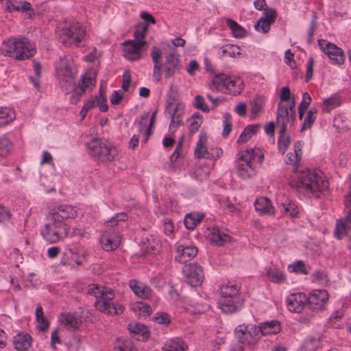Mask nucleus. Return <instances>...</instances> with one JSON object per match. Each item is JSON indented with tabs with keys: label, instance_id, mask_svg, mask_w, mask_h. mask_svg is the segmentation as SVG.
<instances>
[{
	"label": "nucleus",
	"instance_id": "obj_1",
	"mask_svg": "<svg viewBox=\"0 0 351 351\" xmlns=\"http://www.w3.org/2000/svg\"><path fill=\"white\" fill-rule=\"evenodd\" d=\"M289 184L299 193L308 197H319L329 187L324 173L317 169H306L295 172L290 178Z\"/></svg>",
	"mask_w": 351,
	"mask_h": 351
},
{
	"label": "nucleus",
	"instance_id": "obj_2",
	"mask_svg": "<svg viewBox=\"0 0 351 351\" xmlns=\"http://www.w3.org/2000/svg\"><path fill=\"white\" fill-rule=\"evenodd\" d=\"M150 56L154 64L153 77L157 82L161 80L162 66L166 78L172 77L180 72V60L178 51L174 49V47H173L171 51L165 54V62L163 64L162 62V51L160 48L155 46L153 47L151 49Z\"/></svg>",
	"mask_w": 351,
	"mask_h": 351
},
{
	"label": "nucleus",
	"instance_id": "obj_3",
	"mask_svg": "<svg viewBox=\"0 0 351 351\" xmlns=\"http://www.w3.org/2000/svg\"><path fill=\"white\" fill-rule=\"evenodd\" d=\"M1 53L16 60H24L33 57L36 48L32 42L26 38H10L3 40L0 48Z\"/></svg>",
	"mask_w": 351,
	"mask_h": 351
},
{
	"label": "nucleus",
	"instance_id": "obj_4",
	"mask_svg": "<svg viewBox=\"0 0 351 351\" xmlns=\"http://www.w3.org/2000/svg\"><path fill=\"white\" fill-rule=\"evenodd\" d=\"M88 293L95 297V306L100 312L110 315L123 312L124 307L121 304L112 302L114 293L112 290L93 284L88 286Z\"/></svg>",
	"mask_w": 351,
	"mask_h": 351
},
{
	"label": "nucleus",
	"instance_id": "obj_5",
	"mask_svg": "<svg viewBox=\"0 0 351 351\" xmlns=\"http://www.w3.org/2000/svg\"><path fill=\"white\" fill-rule=\"evenodd\" d=\"M264 155L261 149L257 147L241 150L237 160V174L243 179L253 178L257 173L256 164H261Z\"/></svg>",
	"mask_w": 351,
	"mask_h": 351
},
{
	"label": "nucleus",
	"instance_id": "obj_6",
	"mask_svg": "<svg viewBox=\"0 0 351 351\" xmlns=\"http://www.w3.org/2000/svg\"><path fill=\"white\" fill-rule=\"evenodd\" d=\"M55 69L61 90L65 94L73 93L75 89V80L77 72L72 58L67 56L60 58Z\"/></svg>",
	"mask_w": 351,
	"mask_h": 351
},
{
	"label": "nucleus",
	"instance_id": "obj_7",
	"mask_svg": "<svg viewBox=\"0 0 351 351\" xmlns=\"http://www.w3.org/2000/svg\"><path fill=\"white\" fill-rule=\"evenodd\" d=\"M240 287L232 282H228L220 287L221 298L218 306L224 313H233L243 305V298L239 292Z\"/></svg>",
	"mask_w": 351,
	"mask_h": 351
},
{
	"label": "nucleus",
	"instance_id": "obj_8",
	"mask_svg": "<svg viewBox=\"0 0 351 351\" xmlns=\"http://www.w3.org/2000/svg\"><path fill=\"white\" fill-rule=\"evenodd\" d=\"M69 233V227L59 215L49 211L47 223L40 230L43 238L50 243H55L64 238Z\"/></svg>",
	"mask_w": 351,
	"mask_h": 351
},
{
	"label": "nucleus",
	"instance_id": "obj_9",
	"mask_svg": "<svg viewBox=\"0 0 351 351\" xmlns=\"http://www.w3.org/2000/svg\"><path fill=\"white\" fill-rule=\"evenodd\" d=\"M209 87L213 90L237 96L244 90L245 84L240 77L221 73L213 77Z\"/></svg>",
	"mask_w": 351,
	"mask_h": 351
},
{
	"label": "nucleus",
	"instance_id": "obj_10",
	"mask_svg": "<svg viewBox=\"0 0 351 351\" xmlns=\"http://www.w3.org/2000/svg\"><path fill=\"white\" fill-rule=\"evenodd\" d=\"M88 155L94 160L109 162L114 160L118 156L117 148L108 141L100 138H92L86 144Z\"/></svg>",
	"mask_w": 351,
	"mask_h": 351
},
{
	"label": "nucleus",
	"instance_id": "obj_11",
	"mask_svg": "<svg viewBox=\"0 0 351 351\" xmlns=\"http://www.w3.org/2000/svg\"><path fill=\"white\" fill-rule=\"evenodd\" d=\"M295 103L293 100L287 104L281 102L278 104L276 112V125L280 128L279 133H285L291 128L295 120Z\"/></svg>",
	"mask_w": 351,
	"mask_h": 351
},
{
	"label": "nucleus",
	"instance_id": "obj_12",
	"mask_svg": "<svg viewBox=\"0 0 351 351\" xmlns=\"http://www.w3.org/2000/svg\"><path fill=\"white\" fill-rule=\"evenodd\" d=\"M86 36V27L78 21H71L62 29V38L65 44L78 45Z\"/></svg>",
	"mask_w": 351,
	"mask_h": 351
},
{
	"label": "nucleus",
	"instance_id": "obj_13",
	"mask_svg": "<svg viewBox=\"0 0 351 351\" xmlns=\"http://www.w3.org/2000/svg\"><path fill=\"white\" fill-rule=\"evenodd\" d=\"M234 334L243 344L255 343L260 337L258 326L254 324H241L234 329Z\"/></svg>",
	"mask_w": 351,
	"mask_h": 351
},
{
	"label": "nucleus",
	"instance_id": "obj_14",
	"mask_svg": "<svg viewBox=\"0 0 351 351\" xmlns=\"http://www.w3.org/2000/svg\"><path fill=\"white\" fill-rule=\"evenodd\" d=\"M207 138L208 137L205 133L201 132L199 134V139L194 150L195 156L197 158H204L216 160L222 154V150L219 148H215L211 149L212 152L208 151L206 147Z\"/></svg>",
	"mask_w": 351,
	"mask_h": 351
},
{
	"label": "nucleus",
	"instance_id": "obj_15",
	"mask_svg": "<svg viewBox=\"0 0 351 351\" xmlns=\"http://www.w3.org/2000/svg\"><path fill=\"white\" fill-rule=\"evenodd\" d=\"M98 107L101 112H106L108 109V106L107 104V99L104 95V92L100 88L98 95H95L94 97H90L84 104L80 112V115L83 120L88 112L92 108Z\"/></svg>",
	"mask_w": 351,
	"mask_h": 351
},
{
	"label": "nucleus",
	"instance_id": "obj_16",
	"mask_svg": "<svg viewBox=\"0 0 351 351\" xmlns=\"http://www.w3.org/2000/svg\"><path fill=\"white\" fill-rule=\"evenodd\" d=\"M183 274L186 282L193 287L200 285L204 279L202 266L196 263H190L183 268Z\"/></svg>",
	"mask_w": 351,
	"mask_h": 351
},
{
	"label": "nucleus",
	"instance_id": "obj_17",
	"mask_svg": "<svg viewBox=\"0 0 351 351\" xmlns=\"http://www.w3.org/2000/svg\"><path fill=\"white\" fill-rule=\"evenodd\" d=\"M318 45L322 51L327 55L334 64L341 65L344 63L343 51L341 48L326 40H319Z\"/></svg>",
	"mask_w": 351,
	"mask_h": 351
},
{
	"label": "nucleus",
	"instance_id": "obj_18",
	"mask_svg": "<svg viewBox=\"0 0 351 351\" xmlns=\"http://www.w3.org/2000/svg\"><path fill=\"white\" fill-rule=\"evenodd\" d=\"M328 298V293L326 290H314L307 297V304L313 310H322L327 304Z\"/></svg>",
	"mask_w": 351,
	"mask_h": 351
},
{
	"label": "nucleus",
	"instance_id": "obj_19",
	"mask_svg": "<svg viewBox=\"0 0 351 351\" xmlns=\"http://www.w3.org/2000/svg\"><path fill=\"white\" fill-rule=\"evenodd\" d=\"M276 16L277 14L274 9L265 10L263 12V17L260 18L255 23L254 29L260 33H267Z\"/></svg>",
	"mask_w": 351,
	"mask_h": 351
},
{
	"label": "nucleus",
	"instance_id": "obj_20",
	"mask_svg": "<svg viewBox=\"0 0 351 351\" xmlns=\"http://www.w3.org/2000/svg\"><path fill=\"white\" fill-rule=\"evenodd\" d=\"M205 237L210 243L219 246L230 240V237L218 227L208 228L205 232Z\"/></svg>",
	"mask_w": 351,
	"mask_h": 351
},
{
	"label": "nucleus",
	"instance_id": "obj_21",
	"mask_svg": "<svg viewBox=\"0 0 351 351\" xmlns=\"http://www.w3.org/2000/svg\"><path fill=\"white\" fill-rule=\"evenodd\" d=\"M143 47L132 40H125L123 43V56L131 61L139 60L142 58Z\"/></svg>",
	"mask_w": 351,
	"mask_h": 351
},
{
	"label": "nucleus",
	"instance_id": "obj_22",
	"mask_svg": "<svg viewBox=\"0 0 351 351\" xmlns=\"http://www.w3.org/2000/svg\"><path fill=\"white\" fill-rule=\"evenodd\" d=\"M307 300L306 294L302 293L290 294L286 300L287 308L292 313H300L307 304Z\"/></svg>",
	"mask_w": 351,
	"mask_h": 351
},
{
	"label": "nucleus",
	"instance_id": "obj_23",
	"mask_svg": "<svg viewBox=\"0 0 351 351\" xmlns=\"http://www.w3.org/2000/svg\"><path fill=\"white\" fill-rule=\"evenodd\" d=\"M121 243V237L119 233L113 230L112 233L107 230L103 233L100 238V243L106 251H112L117 248Z\"/></svg>",
	"mask_w": 351,
	"mask_h": 351
},
{
	"label": "nucleus",
	"instance_id": "obj_24",
	"mask_svg": "<svg viewBox=\"0 0 351 351\" xmlns=\"http://www.w3.org/2000/svg\"><path fill=\"white\" fill-rule=\"evenodd\" d=\"M197 248L193 245H179L176 249L175 260L184 263L193 258L197 254Z\"/></svg>",
	"mask_w": 351,
	"mask_h": 351
},
{
	"label": "nucleus",
	"instance_id": "obj_25",
	"mask_svg": "<svg viewBox=\"0 0 351 351\" xmlns=\"http://www.w3.org/2000/svg\"><path fill=\"white\" fill-rule=\"evenodd\" d=\"M263 274L269 281L273 283L282 284L286 280L285 273L276 266L265 267Z\"/></svg>",
	"mask_w": 351,
	"mask_h": 351
},
{
	"label": "nucleus",
	"instance_id": "obj_26",
	"mask_svg": "<svg viewBox=\"0 0 351 351\" xmlns=\"http://www.w3.org/2000/svg\"><path fill=\"white\" fill-rule=\"evenodd\" d=\"M50 211L59 215L64 222L66 219L75 218L78 213L76 207L68 204L59 205L51 209Z\"/></svg>",
	"mask_w": 351,
	"mask_h": 351
},
{
	"label": "nucleus",
	"instance_id": "obj_27",
	"mask_svg": "<svg viewBox=\"0 0 351 351\" xmlns=\"http://www.w3.org/2000/svg\"><path fill=\"white\" fill-rule=\"evenodd\" d=\"M259 334L263 336L276 335L281 330L280 324L277 320H270L261 322L258 326Z\"/></svg>",
	"mask_w": 351,
	"mask_h": 351
},
{
	"label": "nucleus",
	"instance_id": "obj_28",
	"mask_svg": "<svg viewBox=\"0 0 351 351\" xmlns=\"http://www.w3.org/2000/svg\"><path fill=\"white\" fill-rule=\"evenodd\" d=\"M32 337L25 332H20L13 338V346L18 351H26L32 345Z\"/></svg>",
	"mask_w": 351,
	"mask_h": 351
},
{
	"label": "nucleus",
	"instance_id": "obj_29",
	"mask_svg": "<svg viewBox=\"0 0 351 351\" xmlns=\"http://www.w3.org/2000/svg\"><path fill=\"white\" fill-rule=\"evenodd\" d=\"M128 327L132 337L138 341H145L149 336L148 329L143 324H130Z\"/></svg>",
	"mask_w": 351,
	"mask_h": 351
},
{
	"label": "nucleus",
	"instance_id": "obj_30",
	"mask_svg": "<svg viewBox=\"0 0 351 351\" xmlns=\"http://www.w3.org/2000/svg\"><path fill=\"white\" fill-rule=\"evenodd\" d=\"M129 286L134 293L141 298H148L151 295V289L141 282L132 280Z\"/></svg>",
	"mask_w": 351,
	"mask_h": 351
},
{
	"label": "nucleus",
	"instance_id": "obj_31",
	"mask_svg": "<svg viewBox=\"0 0 351 351\" xmlns=\"http://www.w3.org/2000/svg\"><path fill=\"white\" fill-rule=\"evenodd\" d=\"M254 206L256 211L261 215H272L274 213V208L271 205L270 200L264 197H260L256 199Z\"/></svg>",
	"mask_w": 351,
	"mask_h": 351
},
{
	"label": "nucleus",
	"instance_id": "obj_32",
	"mask_svg": "<svg viewBox=\"0 0 351 351\" xmlns=\"http://www.w3.org/2000/svg\"><path fill=\"white\" fill-rule=\"evenodd\" d=\"M61 324L66 326L76 329L82 323V319L77 313H62L59 317Z\"/></svg>",
	"mask_w": 351,
	"mask_h": 351
},
{
	"label": "nucleus",
	"instance_id": "obj_33",
	"mask_svg": "<svg viewBox=\"0 0 351 351\" xmlns=\"http://www.w3.org/2000/svg\"><path fill=\"white\" fill-rule=\"evenodd\" d=\"M16 119V113L13 108L8 106H0V128L11 123Z\"/></svg>",
	"mask_w": 351,
	"mask_h": 351
},
{
	"label": "nucleus",
	"instance_id": "obj_34",
	"mask_svg": "<svg viewBox=\"0 0 351 351\" xmlns=\"http://www.w3.org/2000/svg\"><path fill=\"white\" fill-rule=\"evenodd\" d=\"M178 110V106L173 104H169L166 109V114L171 118L169 130L173 132L176 130L177 125L181 124L182 122L180 114H177Z\"/></svg>",
	"mask_w": 351,
	"mask_h": 351
},
{
	"label": "nucleus",
	"instance_id": "obj_35",
	"mask_svg": "<svg viewBox=\"0 0 351 351\" xmlns=\"http://www.w3.org/2000/svg\"><path fill=\"white\" fill-rule=\"evenodd\" d=\"M301 348L304 351H318L321 349L319 337L313 335L308 336L304 341Z\"/></svg>",
	"mask_w": 351,
	"mask_h": 351
},
{
	"label": "nucleus",
	"instance_id": "obj_36",
	"mask_svg": "<svg viewBox=\"0 0 351 351\" xmlns=\"http://www.w3.org/2000/svg\"><path fill=\"white\" fill-rule=\"evenodd\" d=\"M186 346L180 338L167 340L162 347L163 351H186Z\"/></svg>",
	"mask_w": 351,
	"mask_h": 351
},
{
	"label": "nucleus",
	"instance_id": "obj_37",
	"mask_svg": "<svg viewBox=\"0 0 351 351\" xmlns=\"http://www.w3.org/2000/svg\"><path fill=\"white\" fill-rule=\"evenodd\" d=\"M259 128L260 125L258 124L246 126L237 140L238 143L243 144L246 143L257 133Z\"/></svg>",
	"mask_w": 351,
	"mask_h": 351
},
{
	"label": "nucleus",
	"instance_id": "obj_38",
	"mask_svg": "<svg viewBox=\"0 0 351 351\" xmlns=\"http://www.w3.org/2000/svg\"><path fill=\"white\" fill-rule=\"evenodd\" d=\"M226 23L234 38H241L246 35V30L236 21L231 19H226Z\"/></svg>",
	"mask_w": 351,
	"mask_h": 351
},
{
	"label": "nucleus",
	"instance_id": "obj_39",
	"mask_svg": "<svg viewBox=\"0 0 351 351\" xmlns=\"http://www.w3.org/2000/svg\"><path fill=\"white\" fill-rule=\"evenodd\" d=\"M95 84V73H86L82 77V82L80 84V88L82 93H84L86 90H91L92 88Z\"/></svg>",
	"mask_w": 351,
	"mask_h": 351
},
{
	"label": "nucleus",
	"instance_id": "obj_40",
	"mask_svg": "<svg viewBox=\"0 0 351 351\" xmlns=\"http://www.w3.org/2000/svg\"><path fill=\"white\" fill-rule=\"evenodd\" d=\"M148 29V25L145 24L141 26H139L134 32V40H132V41H134V43L138 44L139 45H141L143 47H145L147 45V43L145 40V35L147 33V31Z\"/></svg>",
	"mask_w": 351,
	"mask_h": 351
},
{
	"label": "nucleus",
	"instance_id": "obj_41",
	"mask_svg": "<svg viewBox=\"0 0 351 351\" xmlns=\"http://www.w3.org/2000/svg\"><path fill=\"white\" fill-rule=\"evenodd\" d=\"M265 105V98L262 96L255 97L251 101V117L254 119L261 112Z\"/></svg>",
	"mask_w": 351,
	"mask_h": 351
},
{
	"label": "nucleus",
	"instance_id": "obj_42",
	"mask_svg": "<svg viewBox=\"0 0 351 351\" xmlns=\"http://www.w3.org/2000/svg\"><path fill=\"white\" fill-rule=\"evenodd\" d=\"M317 110L316 108H311L307 112L303 123L302 125L301 130L304 131L311 128L312 125L317 119Z\"/></svg>",
	"mask_w": 351,
	"mask_h": 351
},
{
	"label": "nucleus",
	"instance_id": "obj_43",
	"mask_svg": "<svg viewBox=\"0 0 351 351\" xmlns=\"http://www.w3.org/2000/svg\"><path fill=\"white\" fill-rule=\"evenodd\" d=\"M340 105L339 99L336 97H330L326 98L322 103V109L325 112H330L334 108L338 107Z\"/></svg>",
	"mask_w": 351,
	"mask_h": 351
},
{
	"label": "nucleus",
	"instance_id": "obj_44",
	"mask_svg": "<svg viewBox=\"0 0 351 351\" xmlns=\"http://www.w3.org/2000/svg\"><path fill=\"white\" fill-rule=\"evenodd\" d=\"M143 245L147 251H158L160 247V241L158 237L150 235L143 241Z\"/></svg>",
	"mask_w": 351,
	"mask_h": 351
},
{
	"label": "nucleus",
	"instance_id": "obj_45",
	"mask_svg": "<svg viewBox=\"0 0 351 351\" xmlns=\"http://www.w3.org/2000/svg\"><path fill=\"white\" fill-rule=\"evenodd\" d=\"M203 215L196 213L187 214L184 218L185 227L189 230L194 229L196 226L201 221Z\"/></svg>",
	"mask_w": 351,
	"mask_h": 351
},
{
	"label": "nucleus",
	"instance_id": "obj_46",
	"mask_svg": "<svg viewBox=\"0 0 351 351\" xmlns=\"http://www.w3.org/2000/svg\"><path fill=\"white\" fill-rule=\"evenodd\" d=\"M36 318L38 323V328L40 330H45L49 327V322L45 318L43 308L40 306H37L36 309Z\"/></svg>",
	"mask_w": 351,
	"mask_h": 351
},
{
	"label": "nucleus",
	"instance_id": "obj_47",
	"mask_svg": "<svg viewBox=\"0 0 351 351\" xmlns=\"http://www.w3.org/2000/svg\"><path fill=\"white\" fill-rule=\"evenodd\" d=\"M131 309L138 313L140 315L147 316L151 313V308L148 304L142 302H135L132 304Z\"/></svg>",
	"mask_w": 351,
	"mask_h": 351
},
{
	"label": "nucleus",
	"instance_id": "obj_48",
	"mask_svg": "<svg viewBox=\"0 0 351 351\" xmlns=\"http://www.w3.org/2000/svg\"><path fill=\"white\" fill-rule=\"evenodd\" d=\"M311 97L310 95L305 92L302 95V99L301 102L300 103L299 108H298V114H299V119L300 120L302 119V117L304 114L305 110L308 108L311 102Z\"/></svg>",
	"mask_w": 351,
	"mask_h": 351
},
{
	"label": "nucleus",
	"instance_id": "obj_49",
	"mask_svg": "<svg viewBox=\"0 0 351 351\" xmlns=\"http://www.w3.org/2000/svg\"><path fill=\"white\" fill-rule=\"evenodd\" d=\"M202 116L198 113L194 114L189 119V130L192 133L196 132L202 123Z\"/></svg>",
	"mask_w": 351,
	"mask_h": 351
},
{
	"label": "nucleus",
	"instance_id": "obj_50",
	"mask_svg": "<svg viewBox=\"0 0 351 351\" xmlns=\"http://www.w3.org/2000/svg\"><path fill=\"white\" fill-rule=\"evenodd\" d=\"M282 207L285 213L292 217H297L299 213L297 205L291 201H286L284 202Z\"/></svg>",
	"mask_w": 351,
	"mask_h": 351
},
{
	"label": "nucleus",
	"instance_id": "obj_51",
	"mask_svg": "<svg viewBox=\"0 0 351 351\" xmlns=\"http://www.w3.org/2000/svg\"><path fill=\"white\" fill-rule=\"evenodd\" d=\"M288 270L291 273H300L307 274L308 271L306 269L304 263L302 261H298L292 264L289 265Z\"/></svg>",
	"mask_w": 351,
	"mask_h": 351
},
{
	"label": "nucleus",
	"instance_id": "obj_52",
	"mask_svg": "<svg viewBox=\"0 0 351 351\" xmlns=\"http://www.w3.org/2000/svg\"><path fill=\"white\" fill-rule=\"evenodd\" d=\"M12 147L11 141L5 136L0 138V156H5L10 153Z\"/></svg>",
	"mask_w": 351,
	"mask_h": 351
},
{
	"label": "nucleus",
	"instance_id": "obj_53",
	"mask_svg": "<svg viewBox=\"0 0 351 351\" xmlns=\"http://www.w3.org/2000/svg\"><path fill=\"white\" fill-rule=\"evenodd\" d=\"M290 144V138L285 135V133H280L278 141L279 151L284 154Z\"/></svg>",
	"mask_w": 351,
	"mask_h": 351
},
{
	"label": "nucleus",
	"instance_id": "obj_54",
	"mask_svg": "<svg viewBox=\"0 0 351 351\" xmlns=\"http://www.w3.org/2000/svg\"><path fill=\"white\" fill-rule=\"evenodd\" d=\"M153 320L158 324L167 326L171 323V319L168 313L161 312L156 313Z\"/></svg>",
	"mask_w": 351,
	"mask_h": 351
},
{
	"label": "nucleus",
	"instance_id": "obj_55",
	"mask_svg": "<svg viewBox=\"0 0 351 351\" xmlns=\"http://www.w3.org/2000/svg\"><path fill=\"white\" fill-rule=\"evenodd\" d=\"M127 217V215L125 213H117L106 222V226L110 228H112L114 226H117L119 221H125Z\"/></svg>",
	"mask_w": 351,
	"mask_h": 351
},
{
	"label": "nucleus",
	"instance_id": "obj_56",
	"mask_svg": "<svg viewBox=\"0 0 351 351\" xmlns=\"http://www.w3.org/2000/svg\"><path fill=\"white\" fill-rule=\"evenodd\" d=\"M193 106L195 108L199 109L204 112H208L210 108L204 102V99L201 95H196L193 100Z\"/></svg>",
	"mask_w": 351,
	"mask_h": 351
},
{
	"label": "nucleus",
	"instance_id": "obj_57",
	"mask_svg": "<svg viewBox=\"0 0 351 351\" xmlns=\"http://www.w3.org/2000/svg\"><path fill=\"white\" fill-rule=\"evenodd\" d=\"M223 136H227L231 131V117L230 114H226L223 118Z\"/></svg>",
	"mask_w": 351,
	"mask_h": 351
},
{
	"label": "nucleus",
	"instance_id": "obj_58",
	"mask_svg": "<svg viewBox=\"0 0 351 351\" xmlns=\"http://www.w3.org/2000/svg\"><path fill=\"white\" fill-rule=\"evenodd\" d=\"M314 64V60L312 57L309 58L307 60L306 64V81L308 82L313 76V67Z\"/></svg>",
	"mask_w": 351,
	"mask_h": 351
},
{
	"label": "nucleus",
	"instance_id": "obj_59",
	"mask_svg": "<svg viewBox=\"0 0 351 351\" xmlns=\"http://www.w3.org/2000/svg\"><path fill=\"white\" fill-rule=\"evenodd\" d=\"M186 43L185 40L182 39L180 37H176L173 40H171L172 45H169L167 46V48L169 51H171L173 47H174V49H176L177 47H184Z\"/></svg>",
	"mask_w": 351,
	"mask_h": 351
},
{
	"label": "nucleus",
	"instance_id": "obj_60",
	"mask_svg": "<svg viewBox=\"0 0 351 351\" xmlns=\"http://www.w3.org/2000/svg\"><path fill=\"white\" fill-rule=\"evenodd\" d=\"M149 121V114L148 113H145L143 114L138 121L139 125V132L142 133L143 132H145V130L147 128L146 125Z\"/></svg>",
	"mask_w": 351,
	"mask_h": 351
},
{
	"label": "nucleus",
	"instance_id": "obj_61",
	"mask_svg": "<svg viewBox=\"0 0 351 351\" xmlns=\"http://www.w3.org/2000/svg\"><path fill=\"white\" fill-rule=\"evenodd\" d=\"M293 56L294 54L291 52L290 49H287L285 51V62L291 68H293V64H295Z\"/></svg>",
	"mask_w": 351,
	"mask_h": 351
},
{
	"label": "nucleus",
	"instance_id": "obj_62",
	"mask_svg": "<svg viewBox=\"0 0 351 351\" xmlns=\"http://www.w3.org/2000/svg\"><path fill=\"white\" fill-rule=\"evenodd\" d=\"M119 351H136L130 340H125L121 346H119Z\"/></svg>",
	"mask_w": 351,
	"mask_h": 351
},
{
	"label": "nucleus",
	"instance_id": "obj_63",
	"mask_svg": "<svg viewBox=\"0 0 351 351\" xmlns=\"http://www.w3.org/2000/svg\"><path fill=\"white\" fill-rule=\"evenodd\" d=\"M123 99V94L118 90H114L110 96V102L113 105L118 104Z\"/></svg>",
	"mask_w": 351,
	"mask_h": 351
},
{
	"label": "nucleus",
	"instance_id": "obj_64",
	"mask_svg": "<svg viewBox=\"0 0 351 351\" xmlns=\"http://www.w3.org/2000/svg\"><path fill=\"white\" fill-rule=\"evenodd\" d=\"M291 92L288 86H284L281 88L280 98L281 101H286L290 99Z\"/></svg>",
	"mask_w": 351,
	"mask_h": 351
}]
</instances>
